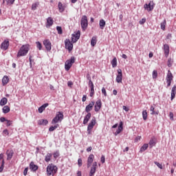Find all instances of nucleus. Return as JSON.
Wrapping results in <instances>:
<instances>
[{"label": "nucleus", "mask_w": 176, "mask_h": 176, "mask_svg": "<svg viewBox=\"0 0 176 176\" xmlns=\"http://www.w3.org/2000/svg\"><path fill=\"white\" fill-rule=\"evenodd\" d=\"M58 168L54 166L53 164H50L47 166V175H54L57 173Z\"/></svg>", "instance_id": "f257e3e1"}, {"label": "nucleus", "mask_w": 176, "mask_h": 176, "mask_svg": "<svg viewBox=\"0 0 176 176\" xmlns=\"http://www.w3.org/2000/svg\"><path fill=\"white\" fill-rule=\"evenodd\" d=\"M30 48L28 47V45H23L19 50L16 57H22L23 56H26Z\"/></svg>", "instance_id": "f03ea898"}, {"label": "nucleus", "mask_w": 176, "mask_h": 176, "mask_svg": "<svg viewBox=\"0 0 176 176\" xmlns=\"http://www.w3.org/2000/svg\"><path fill=\"white\" fill-rule=\"evenodd\" d=\"M64 119V114L61 111H58L56 113V116L54 118V119L52 121V124H56V123H58V122H61Z\"/></svg>", "instance_id": "7ed1b4c3"}, {"label": "nucleus", "mask_w": 176, "mask_h": 176, "mask_svg": "<svg viewBox=\"0 0 176 176\" xmlns=\"http://www.w3.org/2000/svg\"><path fill=\"white\" fill-rule=\"evenodd\" d=\"M75 63V56H72L70 59H68L65 63V69L66 71H69L71 69V67H72V64Z\"/></svg>", "instance_id": "20e7f679"}, {"label": "nucleus", "mask_w": 176, "mask_h": 176, "mask_svg": "<svg viewBox=\"0 0 176 176\" xmlns=\"http://www.w3.org/2000/svg\"><path fill=\"white\" fill-rule=\"evenodd\" d=\"M80 25L82 31H86V30H87L89 23L87 21V16L86 15L82 16L81 18Z\"/></svg>", "instance_id": "39448f33"}, {"label": "nucleus", "mask_w": 176, "mask_h": 176, "mask_svg": "<svg viewBox=\"0 0 176 176\" xmlns=\"http://www.w3.org/2000/svg\"><path fill=\"white\" fill-rule=\"evenodd\" d=\"M65 47L69 52H72L74 49V44L71 43V41H69V39L67 38L65 40Z\"/></svg>", "instance_id": "423d86ee"}, {"label": "nucleus", "mask_w": 176, "mask_h": 176, "mask_svg": "<svg viewBox=\"0 0 176 176\" xmlns=\"http://www.w3.org/2000/svg\"><path fill=\"white\" fill-rule=\"evenodd\" d=\"M144 8L148 12H152V10H153V9L155 8V3L153 2V1H151L148 3V4L145 3L144 6Z\"/></svg>", "instance_id": "0eeeda50"}, {"label": "nucleus", "mask_w": 176, "mask_h": 176, "mask_svg": "<svg viewBox=\"0 0 176 176\" xmlns=\"http://www.w3.org/2000/svg\"><path fill=\"white\" fill-rule=\"evenodd\" d=\"M118 74L116 78V81L117 83H122V80H123V74L122 73V69H118L117 70Z\"/></svg>", "instance_id": "6e6552de"}, {"label": "nucleus", "mask_w": 176, "mask_h": 176, "mask_svg": "<svg viewBox=\"0 0 176 176\" xmlns=\"http://www.w3.org/2000/svg\"><path fill=\"white\" fill-rule=\"evenodd\" d=\"M96 126V118H94L89 123L87 126V133L88 134H91V130H93V127Z\"/></svg>", "instance_id": "1a4fd4ad"}, {"label": "nucleus", "mask_w": 176, "mask_h": 176, "mask_svg": "<svg viewBox=\"0 0 176 176\" xmlns=\"http://www.w3.org/2000/svg\"><path fill=\"white\" fill-rule=\"evenodd\" d=\"M79 38H80V31L78 30L76 33L72 34V42L76 43L79 41Z\"/></svg>", "instance_id": "9d476101"}, {"label": "nucleus", "mask_w": 176, "mask_h": 176, "mask_svg": "<svg viewBox=\"0 0 176 176\" xmlns=\"http://www.w3.org/2000/svg\"><path fill=\"white\" fill-rule=\"evenodd\" d=\"M9 45H10L9 40L8 39L4 40L3 42H2L1 44V50H3L4 52L8 50V49H9Z\"/></svg>", "instance_id": "9b49d317"}, {"label": "nucleus", "mask_w": 176, "mask_h": 176, "mask_svg": "<svg viewBox=\"0 0 176 176\" xmlns=\"http://www.w3.org/2000/svg\"><path fill=\"white\" fill-rule=\"evenodd\" d=\"M97 167H98L97 162H94L91 168V170L89 172V176H94V174H96V171H97Z\"/></svg>", "instance_id": "f8f14e48"}, {"label": "nucleus", "mask_w": 176, "mask_h": 176, "mask_svg": "<svg viewBox=\"0 0 176 176\" xmlns=\"http://www.w3.org/2000/svg\"><path fill=\"white\" fill-rule=\"evenodd\" d=\"M101 107H102V102H101V99H99L96 102V104L94 106L95 112H98V111L101 109Z\"/></svg>", "instance_id": "ddd939ff"}, {"label": "nucleus", "mask_w": 176, "mask_h": 176, "mask_svg": "<svg viewBox=\"0 0 176 176\" xmlns=\"http://www.w3.org/2000/svg\"><path fill=\"white\" fill-rule=\"evenodd\" d=\"M43 45L47 50V52H50L52 50V43L50 40H45L43 41Z\"/></svg>", "instance_id": "4468645a"}, {"label": "nucleus", "mask_w": 176, "mask_h": 176, "mask_svg": "<svg viewBox=\"0 0 176 176\" xmlns=\"http://www.w3.org/2000/svg\"><path fill=\"white\" fill-rule=\"evenodd\" d=\"M94 162V155L90 154L89 156L87 158V168H89V167H91V164Z\"/></svg>", "instance_id": "2eb2a0df"}, {"label": "nucleus", "mask_w": 176, "mask_h": 176, "mask_svg": "<svg viewBox=\"0 0 176 176\" xmlns=\"http://www.w3.org/2000/svg\"><path fill=\"white\" fill-rule=\"evenodd\" d=\"M94 101H91L89 104L86 106L85 112H87V113H90V111L93 109V107H94Z\"/></svg>", "instance_id": "dca6fc26"}, {"label": "nucleus", "mask_w": 176, "mask_h": 176, "mask_svg": "<svg viewBox=\"0 0 176 176\" xmlns=\"http://www.w3.org/2000/svg\"><path fill=\"white\" fill-rule=\"evenodd\" d=\"M122 131H123V122L120 121V124H119V126L118 127V129L114 133V135H118V134H120V133H122Z\"/></svg>", "instance_id": "f3484780"}, {"label": "nucleus", "mask_w": 176, "mask_h": 176, "mask_svg": "<svg viewBox=\"0 0 176 176\" xmlns=\"http://www.w3.org/2000/svg\"><path fill=\"white\" fill-rule=\"evenodd\" d=\"M14 152L13 151V150H8L6 151V155H7V160H11L12 157H13V155H14Z\"/></svg>", "instance_id": "a211bd4d"}, {"label": "nucleus", "mask_w": 176, "mask_h": 176, "mask_svg": "<svg viewBox=\"0 0 176 176\" xmlns=\"http://www.w3.org/2000/svg\"><path fill=\"white\" fill-rule=\"evenodd\" d=\"M91 118V113H87V114L84 117L83 124H87Z\"/></svg>", "instance_id": "6ab92c4d"}, {"label": "nucleus", "mask_w": 176, "mask_h": 176, "mask_svg": "<svg viewBox=\"0 0 176 176\" xmlns=\"http://www.w3.org/2000/svg\"><path fill=\"white\" fill-rule=\"evenodd\" d=\"M30 170H32V171H36V170H38V165H35V164H34V162H31L30 164Z\"/></svg>", "instance_id": "aec40b11"}, {"label": "nucleus", "mask_w": 176, "mask_h": 176, "mask_svg": "<svg viewBox=\"0 0 176 176\" xmlns=\"http://www.w3.org/2000/svg\"><path fill=\"white\" fill-rule=\"evenodd\" d=\"M175 94H176V86L174 85L171 90V96L170 100H173L174 98H175Z\"/></svg>", "instance_id": "412c9836"}, {"label": "nucleus", "mask_w": 176, "mask_h": 176, "mask_svg": "<svg viewBox=\"0 0 176 176\" xmlns=\"http://www.w3.org/2000/svg\"><path fill=\"white\" fill-rule=\"evenodd\" d=\"M164 52L166 56H168L170 53V47L168 45V44L164 45Z\"/></svg>", "instance_id": "4be33fe9"}, {"label": "nucleus", "mask_w": 176, "mask_h": 176, "mask_svg": "<svg viewBox=\"0 0 176 176\" xmlns=\"http://www.w3.org/2000/svg\"><path fill=\"white\" fill-rule=\"evenodd\" d=\"M49 107V103H45L38 108L39 113H42L46 109V107Z\"/></svg>", "instance_id": "5701e85b"}, {"label": "nucleus", "mask_w": 176, "mask_h": 176, "mask_svg": "<svg viewBox=\"0 0 176 176\" xmlns=\"http://www.w3.org/2000/svg\"><path fill=\"white\" fill-rule=\"evenodd\" d=\"M173 78H174V76H173V73H171V72L168 71L167 76H166V80L172 82Z\"/></svg>", "instance_id": "b1692460"}, {"label": "nucleus", "mask_w": 176, "mask_h": 176, "mask_svg": "<svg viewBox=\"0 0 176 176\" xmlns=\"http://www.w3.org/2000/svg\"><path fill=\"white\" fill-rule=\"evenodd\" d=\"M105 24H106V22L104 19H100L99 21V26L100 30H104V28H105Z\"/></svg>", "instance_id": "393cba45"}, {"label": "nucleus", "mask_w": 176, "mask_h": 176, "mask_svg": "<svg viewBox=\"0 0 176 176\" xmlns=\"http://www.w3.org/2000/svg\"><path fill=\"white\" fill-rule=\"evenodd\" d=\"M111 64L113 68H116V67H118V59L116 58V57H114L113 58V60L111 62Z\"/></svg>", "instance_id": "a878e982"}, {"label": "nucleus", "mask_w": 176, "mask_h": 176, "mask_svg": "<svg viewBox=\"0 0 176 176\" xmlns=\"http://www.w3.org/2000/svg\"><path fill=\"white\" fill-rule=\"evenodd\" d=\"M97 45V36H93L91 39V45L94 47Z\"/></svg>", "instance_id": "bb28decb"}, {"label": "nucleus", "mask_w": 176, "mask_h": 176, "mask_svg": "<svg viewBox=\"0 0 176 176\" xmlns=\"http://www.w3.org/2000/svg\"><path fill=\"white\" fill-rule=\"evenodd\" d=\"M53 23H54V21H53V19L52 17H48L47 19V25L49 27H52L53 25Z\"/></svg>", "instance_id": "cd10ccee"}, {"label": "nucleus", "mask_w": 176, "mask_h": 176, "mask_svg": "<svg viewBox=\"0 0 176 176\" xmlns=\"http://www.w3.org/2000/svg\"><path fill=\"white\" fill-rule=\"evenodd\" d=\"M8 104V98H3L0 100V105L1 107H3L4 105H6Z\"/></svg>", "instance_id": "c85d7f7f"}, {"label": "nucleus", "mask_w": 176, "mask_h": 176, "mask_svg": "<svg viewBox=\"0 0 176 176\" xmlns=\"http://www.w3.org/2000/svg\"><path fill=\"white\" fill-rule=\"evenodd\" d=\"M53 156V154L52 153H47L46 155H45V160L47 163H49V162L50 160H52V157Z\"/></svg>", "instance_id": "c756f323"}, {"label": "nucleus", "mask_w": 176, "mask_h": 176, "mask_svg": "<svg viewBox=\"0 0 176 176\" xmlns=\"http://www.w3.org/2000/svg\"><path fill=\"white\" fill-rule=\"evenodd\" d=\"M58 8L60 13H63V12L65 10V8H64V6H63V3L61 2L58 3Z\"/></svg>", "instance_id": "7c9ffc66"}, {"label": "nucleus", "mask_w": 176, "mask_h": 176, "mask_svg": "<svg viewBox=\"0 0 176 176\" xmlns=\"http://www.w3.org/2000/svg\"><path fill=\"white\" fill-rule=\"evenodd\" d=\"M151 115H159V111H155V107L153 106H151L150 108Z\"/></svg>", "instance_id": "2f4dec72"}, {"label": "nucleus", "mask_w": 176, "mask_h": 176, "mask_svg": "<svg viewBox=\"0 0 176 176\" xmlns=\"http://www.w3.org/2000/svg\"><path fill=\"white\" fill-rule=\"evenodd\" d=\"M148 145H149V148L152 149V148H153V146L156 145V142L155 141V140L151 139L149 141Z\"/></svg>", "instance_id": "473e14b6"}, {"label": "nucleus", "mask_w": 176, "mask_h": 176, "mask_svg": "<svg viewBox=\"0 0 176 176\" xmlns=\"http://www.w3.org/2000/svg\"><path fill=\"white\" fill-rule=\"evenodd\" d=\"M2 111L3 113H9V112H10V107H9V106H4Z\"/></svg>", "instance_id": "72a5a7b5"}, {"label": "nucleus", "mask_w": 176, "mask_h": 176, "mask_svg": "<svg viewBox=\"0 0 176 176\" xmlns=\"http://www.w3.org/2000/svg\"><path fill=\"white\" fill-rule=\"evenodd\" d=\"M148 146H149V144H143V146L140 148V152H141V153L145 152V151H146V149H148Z\"/></svg>", "instance_id": "f704fd0d"}, {"label": "nucleus", "mask_w": 176, "mask_h": 176, "mask_svg": "<svg viewBox=\"0 0 176 176\" xmlns=\"http://www.w3.org/2000/svg\"><path fill=\"white\" fill-rule=\"evenodd\" d=\"M2 83L3 85H8V83H9V77L4 76L2 79Z\"/></svg>", "instance_id": "c9c22d12"}, {"label": "nucleus", "mask_w": 176, "mask_h": 176, "mask_svg": "<svg viewBox=\"0 0 176 176\" xmlns=\"http://www.w3.org/2000/svg\"><path fill=\"white\" fill-rule=\"evenodd\" d=\"M48 123H49V122L47 121V120H38V124H40V125L46 126V124H47Z\"/></svg>", "instance_id": "e433bc0d"}, {"label": "nucleus", "mask_w": 176, "mask_h": 176, "mask_svg": "<svg viewBox=\"0 0 176 176\" xmlns=\"http://www.w3.org/2000/svg\"><path fill=\"white\" fill-rule=\"evenodd\" d=\"M166 24H167V22L166 21V19H164V21L161 23L160 25H161V30H162V31H164V30H166Z\"/></svg>", "instance_id": "4c0bfd02"}, {"label": "nucleus", "mask_w": 176, "mask_h": 176, "mask_svg": "<svg viewBox=\"0 0 176 176\" xmlns=\"http://www.w3.org/2000/svg\"><path fill=\"white\" fill-rule=\"evenodd\" d=\"M142 118L144 120H146V119H148V112H146V110H144L142 111Z\"/></svg>", "instance_id": "58836bf2"}, {"label": "nucleus", "mask_w": 176, "mask_h": 176, "mask_svg": "<svg viewBox=\"0 0 176 176\" xmlns=\"http://www.w3.org/2000/svg\"><path fill=\"white\" fill-rule=\"evenodd\" d=\"M56 30H57L58 34L59 35H61L63 34V28H61V26H57L56 27Z\"/></svg>", "instance_id": "ea45409f"}, {"label": "nucleus", "mask_w": 176, "mask_h": 176, "mask_svg": "<svg viewBox=\"0 0 176 176\" xmlns=\"http://www.w3.org/2000/svg\"><path fill=\"white\" fill-rule=\"evenodd\" d=\"M5 168V160H2L1 166H0V173L3 171V168Z\"/></svg>", "instance_id": "a19ab883"}, {"label": "nucleus", "mask_w": 176, "mask_h": 176, "mask_svg": "<svg viewBox=\"0 0 176 176\" xmlns=\"http://www.w3.org/2000/svg\"><path fill=\"white\" fill-rule=\"evenodd\" d=\"M36 47L38 49V50H42V43L41 42L37 41L36 42Z\"/></svg>", "instance_id": "79ce46f5"}, {"label": "nucleus", "mask_w": 176, "mask_h": 176, "mask_svg": "<svg viewBox=\"0 0 176 176\" xmlns=\"http://www.w3.org/2000/svg\"><path fill=\"white\" fill-rule=\"evenodd\" d=\"M57 127H58V124H56V125H54V126H51L49 128V131H54V130H56V129H57Z\"/></svg>", "instance_id": "37998d69"}, {"label": "nucleus", "mask_w": 176, "mask_h": 176, "mask_svg": "<svg viewBox=\"0 0 176 176\" xmlns=\"http://www.w3.org/2000/svg\"><path fill=\"white\" fill-rule=\"evenodd\" d=\"M154 164H155V166H157L159 168H160V170H163V166L162 165V164L157 162H154Z\"/></svg>", "instance_id": "c03bdc74"}, {"label": "nucleus", "mask_w": 176, "mask_h": 176, "mask_svg": "<svg viewBox=\"0 0 176 176\" xmlns=\"http://www.w3.org/2000/svg\"><path fill=\"white\" fill-rule=\"evenodd\" d=\"M54 157V159H57V157H58V156H60V152L58 151H56V152H54L53 153Z\"/></svg>", "instance_id": "a18cd8bd"}, {"label": "nucleus", "mask_w": 176, "mask_h": 176, "mask_svg": "<svg viewBox=\"0 0 176 176\" xmlns=\"http://www.w3.org/2000/svg\"><path fill=\"white\" fill-rule=\"evenodd\" d=\"M146 22V19L145 18L142 19L140 21L139 23L142 25L143 24H145Z\"/></svg>", "instance_id": "49530a36"}, {"label": "nucleus", "mask_w": 176, "mask_h": 176, "mask_svg": "<svg viewBox=\"0 0 176 176\" xmlns=\"http://www.w3.org/2000/svg\"><path fill=\"white\" fill-rule=\"evenodd\" d=\"M156 78H157V72L154 70L153 72V79H156Z\"/></svg>", "instance_id": "de8ad7c7"}, {"label": "nucleus", "mask_w": 176, "mask_h": 176, "mask_svg": "<svg viewBox=\"0 0 176 176\" xmlns=\"http://www.w3.org/2000/svg\"><path fill=\"white\" fill-rule=\"evenodd\" d=\"M78 167H82V159L81 158H79L78 160Z\"/></svg>", "instance_id": "09e8293b"}, {"label": "nucleus", "mask_w": 176, "mask_h": 176, "mask_svg": "<svg viewBox=\"0 0 176 176\" xmlns=\"http://www.w3.org/2000/svg\"><path fill=\"white\" fill-rule=\"evenodd\" d=\"M102 93L104 94V97H107V90H105V88H102Z\"/></svg>", "instance_id": "8fccbe9b"}, {"label": "nucleus", "mask_w": 176, "mask_h": 176, "mask_svg": "<svg viewBox=\"0 0 176 176\" xmlns=\"http://www.w3.org/2000/svg\"><path fill=\"white\" fill-rule=\"evenodd\" d=\"M169 118L171 120H174V114L173 113V112L169 113Z\"/></svg>", "instance_id": "3c124183"}, {"label": "nucleus", "mask_w": 176, "mask_h": 176, "mask_svg": "<svg viewBox=\"0 0 176 176\" xmlns=\"http://www.w3.org/2000/svg\"><path fill=\"white\" fill-rule=\"evenodd\" d=\"M3 134H4L5 135H9V131L8 129H4L3 131Z\"/></svg>", "instance_id": "603ef678"}, {"label": "nucleus", "mask_w": 176, "mask_h": 176, "mask_svg": "<svg viewBox=\"0 0 176 176\" xmlns=\"http://www.w3.org/2000/svg\"><path fill=\"white\" fill-rule=\"evenodd\" d=\"M100 162H101V163H102V164L105 163V156H104V155H102V156H101Z\"/></svg>", "instance_id": "864d4df0"}, {"label": "nucleus", "mask_w": 176, "mask_h": 176, "mask_svg": "<svg viewBox=\"0 0 176 176\" xmlns=\"http://www.w3.org/2000/svg\"><path fill=\"white\" fill-rule=\"evenodd\" d=\"M36 7H37L36 3H33L32 5V10H36Z\"/></svg>", "instance_id": "5fc2aeb1"}, {"label": "nucleus", "mask_w": 176, "mask_h": 176, "mask_svg": "<svg viewBox=\"0 0 176 176\" xmlns=\"http://www.w3.org/2000/svg\"><path fill=\"white\" fill-rule=\"evenodd\" d=\"M87 79L89 82L91 81V76H90V74H87Z\"/></svg>", "instance_id": "6e6d98bb"}, {"label": "nucleus", "mask_w": 176, "mask_h": 176, "mask_svg": "<svg viewBox=\"0 0 176 176\" xmlns=\"http://www.w3.org/2000/svg\"><path fill=\"white\" fill-rule=\"evenodd\" d=\"M28 173V167H27V168H25L24 169V170H23V175H27Z\"/></svg>", "instance_id": "4d7b16f0"}, {"label": "nucleus", "mask_w": 176, "mask_h": 176, "mask_svg": "<svg viewBox=\"0 0 176 176\" xmlns=\"http://www.w3.org/2000/svg\"><path fill=\"white\" fill-rule=\"evenodd\" d=\"M6 118L5 117H1L0 118V122H1V123H3V122H6Z\"/></svg>", "instance_id": "13d9d810"}, {"label": "nucleus", "mask_w": 176, "mask_h": 176, "mask_svg": "<svg viewBox=\"0 0 176 176\" xmlns=\"http://www.w3.org/2000/svg\"><path fill=\"white\" fill-rule=\"evenodd\" d=\"M171 38H173V35L171 33H168L166 36V39H171Z\"/></svg>", "instance_id": "bf43d9fd"}, {"label": "nucleus", "mask_w": 176, "mask_h": 176, "mask_svg": "<svg viewBox=\"0 0 176 176\" xmlns=\"http://www.w3.org/2000/svg\"><path fill=\"white\" fill-rule=\"evenodd\" d=\"M89 96H90V97H93L94 96V89H91Z\"/></svg>", "instance_id": "052dcab7"}, {"label": "nucleus", "mask_w": 176, "mask_h": 176, "mask_svg": "<svg viewBox=\"0 0 176 176\" xmlns=\"http://www.w3.org/2000/svg\"><path fill=\"white\" fill-rule=\"evenodd\" d=\"M87 98V96L84 95V96H82V102H85V101H86Z\"/></svg>", "instance_id": "680f3d73"}, {"label": "nucleus", "mask_w": 176, "mask_h": 176, "mask_svg": "<svg viewBox=\"0 0 176 176\" xmlns=\"http://www.w3.org/2000/svg\"><path fill=\"white\" fill-rule=\"evenodd\" d=\"M89 87L91 86H94V84L93 83V81H89L88 82Z\"/></svg>", "instance_id": "e2e57ef3"}, {"label": "nucleus", "mask_w": 176, "mask_h": 176, "mask_svg": "<svg viewBox=\"0 0 176 176\" xmlns=\"http://www.w3.org/2000/svg\"><path fill=\"white\" fill-rule=\"evenodd\" d=\"M122 109H124V111H125L126 112H129V108H127V107L126 106H123Z\"/></svg>", "instance_id": "0e129e2a"}, {"label": "nucleus", "mask_w": 176, "mask_h": 176, "mask_svg": "<svg viewBox=\"0 0 176 176\" xmlns=\"http://www.w3.org/2000/svg\"><path fill=\"white\" fill-rule=\"evenodd\" d=\"M168 67H171V58L168 60Z\"/></svg>", "instance_id": "69168bd1"}, {"label": "nucleus", "mask_w": 176, "mask_h": 176, "mask_svg": "<svg viewBox=\"0 0 176 176\" xmlns=\"http://www.w3.org/2000/svg\"><path fill=\"white\" fill-rule=\"evenodd\" d=\"M72 85H74V83L72 81L67 82V86H69V87H71V86H72Z\"/></svg>", "instance_id": "338daca9"}, {"label": "nucleus", "mask_w": 176, "mask_h": 176, "mask_svg": "<svg viewBox=\"0 0 176 176\" xmlns=\"http://www.w3.org/2000/svg\"><path fill=\"white\" fill-rule=\"evenodd\" d=\"M166 83H167V87H170L171 86V81L166 80Z\"/></svg>", "instance_id": "774afa93"}]
</instances>
